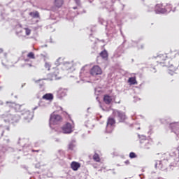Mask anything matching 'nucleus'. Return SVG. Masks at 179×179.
Masks as SVG:
<instances>
[{"label":"nucleus","mask_w":179,"mask_h":179,"mask_svg":"<svg viewBox=\"0 0 179 179\" xmlns=\"http://www.w3.org/2000/svg\"><path fill=\"white\" fill-rule=\"evenodd\" d=\"M1 118L4 121V122H6L8 124H15V122H19V120H20V115L15 114L12 115L9 113H6L3 115H1Z\"/></svg>","instance_id":"f257e3e1"},{"label":"nucleus","mask_w":179,"mask_h":179,"mask_svg":"<svg viewBox=\"0 0 179 179\" xmlns=\"http://www.w3.org/2000/svg\"><path fill=\"white\" fill-rule=\"evenodd\" d=\"M59 122H62V116L55 113V112H53L50 115V117L49 120L50 127L52 128V125H57L59 124Z\"/></svg>","instance_id":"f03ea898"},{"label":"nucleus","mask_w":179,"mask_h":179,"mask_svg":"<svg viewBox=\"0 0 179 179\" xmlns=\"http://www.w3.org/2000/svg\"><path fill=\"white\" fill-rule=\"evenodd\" d=\"M115 124V120L113 117H109L107 121L106 132L107 134H111L114 130V124Z\"/></svg>","instance_id":"7ed1b4c3"},{"label":"nucleus","mask_w":179,"mask_h":179,"mask_svg":"<svg viewBox=\"0 0 179 179\" xmlns=\"http://www.w3.org/2000/svg\"><path fill=\"white\" fill-rule=\"evenodd\" d=\"M10 131V127L9 126H6L4 127L2 125H0V139L2 136H5L8 138L9 136V132Z\"/></svg>","instance_id":"20e7f679"},{"label":"nucleus","mask_w":179,"mask_h":179,"mask_svg":"<svg viewBox=\"0 0 179 179\" xmlns=\"http://www.w3.org/2000/svg\"><path fill=\"white\" fill-rule=\"evenodd\" d=\"M62 131L63 134H72L73 132V127L71 123L67 122L62 127Z\"/></svg>","instance_id":"39448f33"},{"label":"nucleus","mask_w":179,"mask_h":179,"mask_svg":"<svg viewBox=\"0 0 179 179\" xmlns=\"http://www.w3.org/2000/svg\"><path fill=\"white\" fill-rule=\"evenodd\" d=\"M141 148V149H144V150H149L150 148H152V144L149 142V140L144 138L140 141Z\"/></svg>","instance_id":"423d86ee"},{"label":"nucleus","mask_w":179,"mask_h":179,"mask_svg":"<svg viewBox=\"0 0 179 179\" xmlns=\"http://www.w3.org/2000/svg\"><path fill=\"white\" fill-rule=\"evenodd\" d=\"M167 164H169V161L163 160V161H157L155 163V168L159 169L160 170H166L167 169Z\"/></svg>","instance_id":"0eeeda50"},{"label":"nucleus","mask_w":179,"mask_h":179,"mask_svg":"<svg viewBox=\"0 0 179 179\" xmlns=\"http://www.w3.org/2000/svg\"><path fill=\"white\" fill-rule=\"evenodd\" d=\"M113 115L115 117H118L120 119V122H124L125 120H127V115H125V113L120 110H114Z\"/></svg>","instance_id":"6e6552de"},{"label":"nucleus","mask_w":179,"mask_h":179,"mask_svg":"<svg viewBox=\"0 0 179 179\" xmlns=\"http://www.w3.org/2000/svg\"><path fill=\"white\" fill-rule=\"evenodd\" d=\"M90 72L92 76H97V75H101V73H103V71L101 70V68H100V66L97 65L94 66L91 69Z\"/></svg>","instance_id":"1a4fd4ad"},{"label":"nucleus","mask_w":179,"mask_h":179,"mask_svg":"<svg viewBox=\"0 0 179 179\" xmlns=\"http://www.w3.org/2000/svg\"><path fill=\"white\" fill-rule=\"evenodd\" d=\"M22 117L25 121H27V122H30L31 120H33V113L30 112L29 110H24L22 113Z\"/></svg>","instance_id":"9d476101"},{"label":"nucleus","mask_w":179,"mask_h":179,"mask_svg":"<svg viewBox=\"0 0 179 179\" xmlns=\"http://www.w3.org/2000/svg\"><path fill=\"white\" fill-rule=\"evenodd\" d=\"M6 104H8V107H11V108H15L16 111H22V105L17 104L15 102L7 101Z\"/></svg>","instance_id":"9b49d317"},{"label":"nucleus","mask_w":179,"mask_h":179,"mask_svg":"<svg viewBox=\"0 0 179 179\" xmlns=\"http://www.w3.org/2000/svg\"><path fill=\"white\" fill-rule=\"evenodd\" d=\"M124 44L120 45L117 50L115 52V57H116V58H118L120 57H121V55H122V54H124Z\"/></svg>","instance_id":"f8f14e48"},{"label":"nucleus","mask_w":179,"mask_h":179,"mask_svg":"<svg viewBox=\"0 0 179 179\" xmlns=\"http://www.w3.org/2000/svg\"><path fill=\"white\" fill-rule=\"evenodd\" d=\"M155 12L157 14L166 13V12H167V8H163V6H162V4H157L155 6Z\"/></svg>","instance_id":"ddd939ff"},{"label":"nucleus","mask_w":179,"mask_h":179,"mask_svg":"<svg viewBox=\"0 0 179 179\" xmlns=\"http://www.w3.org/2000/svg\"><path fill=\"white\" fill-rule=\"evenodd\" d=\"M67 92L68 90H66V89H64V88L59 89L57 91L58 97H59V99L62 97H65V96H66Z\"/></svg>","instance_id":"4468645a"},{"label":"nucleus","mask_w":179,"mask_h":179,"mask_svg":"<svg viewBox=\"0 0 179 179\" xmlns=\"http://www.w3.org/2000/svg\"><path fill=\"white\" fill-rule=\"evenodd\" d=\"M71 168L73 171H78L79 169L80 168V164L76 162H73L71 164Z\"/></svg>","instance_id":"2eb2a0df"},{"label":"nucleus","mask_w":179,"mask_h":179,"mask_svg":"<svg viewBox=\"0 0 179 179\" xmlns=\"http://www.w3.org/2000/svg\"><path fill=\"white\" fill-rule=\"evenodd\" d=\"M59 65H63L64 66H65L66 69H71V62H60L59 63L57 62V66Z\"/></svg>","instance_id":"dca6fc26"},{"label":"nucleus","mask_w":179,"mask_h":179,"mask_svg":"<svg viewBox=\"0 0 179 179\" xmlns=\"http://www.w3.org/2000/svg\"><path fill=\"white\" fill-rule=\"evenodd\" d=\"M112 101H113V99L111 98V96L108 95H104L103 103H105V104H111Z\"/></svg>","instance_id":"f3484780"},{"label":"nucleus","mask_w":179,"mask_h":179,"mask_svg":"<svg viewBox=\"0 0 179 179\" xmlns=\"http://www.w3.org/2000/svg\"><path fill=\"white\" fill-rule=\"evenodd\" d=\"M100 57H101L103 59H107L108 58V52H107V50H104L103 51L101 52Z\"/></svg>","instance_id":"a211bd4d"},{"label":"nucleus","mask_w":179,"mask_h":179,"mask_svg":"<svg viewBox=\"0 0 179 179\" xmlns=\"http://www.w3.org/2000/svg\"><path fill=\"white\" fill-rule=\"evenodd\" d=\"M42 99L45 100H52L54 99V96L52 94H45L43 96Z\"/></svg>","instance_id":"6ab92c4d"},{"label":"nucleus","mask_w":179,"mask_h":179,"mask_svg":"<svg viewBox=\"0 0 179 179\" xmlns=\"http://www.w3.org/2000/svg\"><path fill=\"white\" fill-rule=\"evenodd\" d=\"M64 5V0H55V6L57 8H61Z\"/></svg>","instance_id":"aec40b11"},{"label":"nucleus","mask_w":179,"mask_h":179,"mask_svg":"<svg viewBox=\"0 0 179 179\" xmlns=\"http://www.w3.org/2000/svg\"><path fill=\"white\" fill-rule=\"evenodd\" d=\"M29 15L34 19H38L40 17V13L38 11L29 13Z\"/></svg>","instance_id":"412c9836"},{"label":"nucleus","mask_w":179,"mask_h":179,"mask_svg":"<svg viewBox=\"0 0 179 179\" xmlns=\"http://www.w3.org/2000/svg\"><path fill=\"white\" fill-rule=\"evenodd\" d=\"M128 82L130 85H136V78L131 77L129 78Z\"/></svg>","instance_id":"4be33fe9"},{"label":"nucleus","mask_w":179,"mask_h":179,"mask_svg":"<svg viewBox=\"0 0 179 179\" xmlns=\"http://www.w3.org/2000/svg\"><path fill=\"white\" fill-rule=\"evenodd\" d=\"M146 10L148 13L155 12V10H156V7L155 8V6H148L146 8Z\"/></svg>","instance_id":"5701e85b"},{"label":"nucleus","mask_w":179,"mask_h":179,"mask_svg":"<svg viewBox=\"0 0 179 179\" xmlns=\"http://www.w3.org/2000/svg\"><path fill=\"white\" fill-rule=\"evenodd\" d=\"M170 127H171V129H173V131H174V129H178L179 124L178 123H171Z\"/></svg>","instance_id":"b1692460"},{"label":"nucleus","mask_w":179,"mask_h":179,"mask_svg":"<svg viewBox=\"0 0 179 179\" xmlns=\"http://www.w3.org/2000/svg\"><path fill=\"white\" fill-rule=\"evenodd\" d=\"M27 57L30 59H36V56L34 55V53L33 52L28 53Z\"/></svg>","instance_id":"393cba45"},{"label":"nucleus","mask_w":179,"mask_h":179,"mask_svg":"<svg viewBox=\"0 0 179 179\" xmlns=\"http://www.w3.org/2000/svg\"><path fill=\"white\" fill-rule=\"evenodd\" d=\"M93 159L94 162H100V157L99 156V154L95 153L93 156Z\"/></svg>","instance_id":"a878e982"},{"label":"nucleus","mask_w":179,"mask_h":179,"mask_svg":"<svg viewBox=\"0 0 179 179\" xmlns=\"http://www.w3.org/2000/svg\"><path fill=\"white\" fill-rule=\"evenodd\" d=\"M45 69H48V71H50V69L51 68V64L48 62H45Z\"/></svg>","instance_id":"bb28decb"},{"label":"nucleus","mask_w":179,"mask_h":179,"mask_svg":"<svg viewBox=\"0 0 179 179\" xmlns=\"http://www.w3.org/2000/svg\"><path fill=\"white\" fill-rule=\"evenodd\" d=\"M25 33L27 36H30V33H31V30H30L29 28H24Z\"/></svg>","instance_id":"cd10ccee"},{"label":"nucleus","mask_w":179,"mask_h":179,"mask_svg":"<svg viewBox=\"0 0 179 179\" xmlns=\"http://www.w3.org/2000/svg\"><path fill=\"white\" fill-rule=\"evenodd\" d=\"M129 157L130 159H135V157H136V154H135V152H130Z\"/></svg>","instance_id":"c85d7f7f"},{"label":"nucleus","mask_w":179,"mask_h":179,"mask_svg":"<svg viewBox=\"0 0 179 179\" xmlns=\"http://www.w3.org/2000/svg\"><path fill=\"white\" fill-rule=\"evenodd\" d=\"M73 148H75V145H73V143H70L69 145V150H73Z\"/></svg>","instance_id":"c756f323"},{"label":"nucleus","mask_w":179,"mask_h":179,"mask_svg":"<svg viewBox=\"0 0 179 179\" xmlns=\"http://www.w3.org/2000/svg\"><path fill=\"white\" fill-rule=\"evenodd\" d=\"M57 62H58V63H59V62H65V61L61 60V57H60V58L57 59V60L56 62H55V64H56L57 66H58Z\"/></svg>","instance_id":"7c9ffc66"},{"label":"nucleus","mask_w":179,"mask_h":179,"mask_svg":"<svg viewBox=\"0 0 179 179\" xmlns=\"http://www.w3.org/2000/svg\"><path fill=\"white\" fill-rule=\"evenodd\" d=\"M76 5H78V6H80V0H74Z\"/></svg>","instance_id":"2f4dec72"},{"label":"nucleus","mask_w":179,"mask_h":179,"mask_svg":"<svg viewBox=\"0 0 179 179\" xmlns=\"http://www.w3.org/2000/svg\"><path fill=\"white\" fill-rule=\"evenodd\" d=\"M138 50H143V48L145 47V45L142 44L138 45Z\"/></svg>","instance_id":"473e14b6"},{"label":"nucleus","mask_w":179,"mask_h":179,"mask_svg":"<svg viewBox=\"0 0 179 179\" xmlns=\"http://www.w3.org/2000/svg\"><path fill=\"white\" fill-rule=\"evenodd\" d=\"M31 152H36V153H38V152H40V150H34V149H32V150H31Z\"/></svg>","instance_id":"72a5a7b5"},{"label":"nucleus","mask_w":179,"mask_h":179,"mask_svg":"<svg viewBox=\"0 0 179 179\" xmlns=\"http://www.w3.org/2000/svg\"><path fill=\"white\" fill-rule=\"evenodd\" d=\"M9 142H10L9 138L6 139V143H9Z\"/></svg>","instance_id":"f704fd0d"},{"label":"nucleus","mask_w":179,"mask_h":179,"mask_svg":"<svg viewBox=\"0 0 179 179\" xmlns=\"http://www.w3.org/2000/svg\"><path fill=\"white\" fill-rule=\"evenodd\" d=\"M2 52H3V49L0 48V54H2Z\"/></svg>","instance_id":"c9c22d12"},{"label":"nucleus","mask_w":179,"mask_h":179,"mask_svg":"<svg viewBox=\"0 0 179 179\" xmlns=\"http://www.w3.org/2000/svg\"><path fill=\"white\" fill-rule=\"evenodd\" d=\"M20 33H22V31H20V32L16 31V34H17V36H19V34H20Z\"/></svg>","instance_id":"e433bc0d"},{"label":"nucleus","mask_w":179,"mask_h":179,"mask_svg":"<svg viewBox=\"0 0 179 179\" xmlns=\"http://www.w3.org/2000/svg\"><path fill=\"white\" fill-rule=\"evenodd\" d=\"M126 164H129V162L128 160L125 161Z\"/></svg>","instance_id":"4c0bfd02"},{"label":"nucleus","mask_w":179,"mask_h":179,"mask_svg":"<svg viewBox=\"0 0 179 179\" xmlns=\"http://www.w3.org/2000/svg\"><path fill=\"white\" fill-rule=\"evenodd\" d=\"M3 104V102L2 101H0V106H2Z\"/></svg>","instance_id":"58836bf2"},{"label":"nucleus","mask_w":179,"mask_h":179,"mask_svg":"<svg viewBox=\"0 0 179 179\" xmlns=\"http://www.w3.org/2000/svg\"><path fill=\"white\" fill-rule=\"evenodd\" d=\"M73 9H78V7H73Z\"/></svg>","instance_id":"ea45409f"},{"label":"nucleus","mask_w":179,"mask_h":179,"mask_svg":"<svg viewBox=\"0 0 179 179\" xmlns=\"http://www.w3.org/2000/svg\"><path fill=\"white\" fill-rule=\"evenodd\" d=\"M34 110H37V106L34 108Z\"/></svg>","instance_id":"a19ab883"},{"label":"nucleus","mask_w":179,"mask_h":179,"mask_svg":"<svg viewBox=\"0 0 179 179\" xmlns=\"http://www.w3.org/2000/svg\"><path fill=\"white\" fill-rule=\"evenodd\" d=\"M59 110H62V107H59Z\"/></svg>","instance_id":"79ce46f5"},{"label":"nucleus","mask_w":179,"mask_h":179,"mask_svg":"<svg viewBox=\"0 0 179 179\" xmlns=\"http://www.w3.org/2000/svg\"><path fill=\"white\" fill-rule=\"evenodd\" d=\"M28 65H29V66H31V64H29Z\"/></svg>","instance_id":"37998d69"},{"label":"nucleus","mask_w":179,"mask_h":179,"mask_svg":"<svg viewBox=\"0 0 179 179\" xmlns=\"http://www.w3.org/2000/svg\"><path fill=\"white\" fill-rule=\"evenodd\" d=\"M41 55V57H45V55Z\"/></svg>","instance_id":"c03bdc74"},{"label":"nucleus","mask_w":179,"mask_h":179,"mask_svg":"<svg viewBox=\"0 0 179 179\" xmlns=\"http://www.w3.org/2000/svg\"><path fill=\"white\" fill-rule=\"evenodd\" d=\"M25 61H29V59H26Z\"/></svg>","instance_id":"a18cd8bd"},{"label":"nucleus","mask_w":179,"mask_h":179,"mask_svg":"<svg viewBox=\"0 0 179 179\" xmlns=\"http://www.w3.org/2000/svg\"><path fill=\"white\" fill-rule=\"evenodd\" d=\"M0 118H1V115H0Z\"/></svg>","instance_id":"49530a36"}]
</instances>
